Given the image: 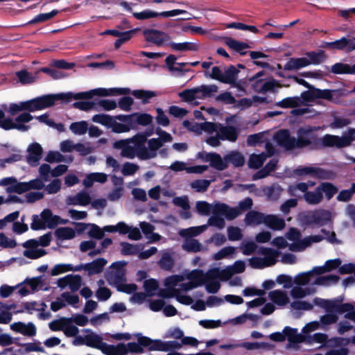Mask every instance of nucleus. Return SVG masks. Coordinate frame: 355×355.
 I'll list each match as a JSON object with an SVG mask.
<instances>
[{
    "label": "nucleus",
    "instance_id": "1",
    "mask_svg": "<svg viewBox=\"0 0 355 355\" xmlns=\"http://www.w3.org/2000/svg\"><path fill=\"white\" fill-rule=\"evenodd\" d=\"M318 128L311 125L300 127L295 137L288 129H282L275 134L274 139L278 146L288 151L304 148L316 150L322 147L334 146L342 148L349 146L355 140V128L350 129L345 136L325 135L322 138L318 136Z\"/></svg>",
    "mask_w": 355,
    "mask_h": 355
},
{
    "label": "nucleus",
    "instance_id": "2",
    "mask_svg": "<svg viewBox=\"0 0 355 355\" xmlns=\"http://www.w3.org/2000/svg\"><path fill=\"white\" fill-rule=\"evenodd\" d=\"M128 352L140 354L144 352V347L148 351L168 352L181 348V345L178 341H162L159 339L153 340L149 337L141 336L138 338V342H130L127 344Z\"/></svg>",
    "mask_w": 355,
    "mask_h": 355
},
{
    "label": "nucleus",
    "instance_id": "3",
    "mask_svg": "<svg viewBox=\"0 0 355 355\" xmlns=\"http://www.w3.org/2000/svg\"><path fill=\"white\" fill-rule=\"evenodd\" d=\"M72 96V92H69L66 93L45 94L28 100L30 112L51 107L58 101H62L63 103H68L73 99Z\"/></svg>",
    "mask_w": 355,
    "mask_h": 355
},
{
    "label": "nucleus",
    "instance_id": "4",
    "mask_svg": "<svg viewBox=\"0 0 355 355\" xmlns=\"http://www.w3.org/2000/svg\"><path fill=\"white\" fill-rule=\"evenodd\" d=\"M259 252L265 255L266 261L261 257H252L249 259V265L252 268L261 269L275 264L276 257L279 255L277 250L270 248H261Z\"/></svg>",
    "mask_w": 355,
    "mask_h": 355
},
{
    "label": "nucleus",
    "instance_id": "5",
    "mask_svg": "<svg viewBox=\"0 0 355 355\" xmlns=\"http://www.w3.org/2000/svg\"><path fill=\"white\" fill-rule=\"evenodd\" d=\"M331 218V214L325 209L309 211L302 216V221L307 225H317L320 227L325 225Z\"/></svg>",
    "mask_w": 355,
    "mask_h": 355
},
{
    "label": "nucleus",
    "instance_id": "6",
    "mask_svg": "<svg viewBox=\"0 0 355 355\" xmlns=\"http://www.w3.org/2000/svg\"><path fill=\"white\" fill-rule=\"evenodd\" d=\"M108 96L116 95H127L131 93V91L128 87L123 88H110L107 89ZM132 94L138 99H141L144 104L149 103V99L157 96V94L153 91L135 89L132 92Z\"/></svg>",
    "mask_w": 355,
    "mask_h": 355
},
{
    "label": "nucleus",
    "instance_id": "7",
    "mask_svg": "<svg viewBox=\"0 0 355 355\" xmlns=\"http://www.w3.org/2000/svg\"><path fill=\"white\" fill-rule=\"evenodd\" d=\"M321 46L331 50H345L347 52H352L355 50V37H343L334 42H324Z\"/></svg>",
    "mask_w": 355,
    "mask_h": 355
},
{
    "label": "nucleus",
    "instance_id": "8",
    "mask_svg": "<svg viewBox=\"0 0 355 355\" xmlns=\"http://www.w3.org/2000/svg\"><path fill=\"white\" fill-rule=\"evenodd\" d=\"M0 184L1 186L10 185L6 189V191L8 193H16L18 194H21L30 191V187H28V182H18L17 178L15 177H8L1 179L0 181Z\"/></svg>",
    "mask_w": 355,
    "mask_h": 355
},
{
    "label": "nucleus",
    "instance_id": "9",
    "mask_svg": "<svg viewBox=\"0 0 355 355\" xmlns=\"http://www.w3.org/2000/svg\"><path fill=\"white\" fill-rule=\"evenodd\" d=\"M143 35L147 42H152L157 46H161L164 42L171 40L168 34L156 29H145L143 31Z\"/></svg>",
    "mask_w": 355,
    "mask_h": 355
},
{
    "label": "nucleus",
    "instance_id": "10",
    "mask_svg": "<svg viewBox=\"0 0 355 355\" xmlns=\"http://www.w3.org/2000/svg\"><path fill=\"white\" fill-rule=\"evenodd\" d=\"M27 151L28 153L26 159L27 162L32 166H37L43 153V148L41 145L34 142L29 145Z\"/></svg>",
    "mask_w": 355,
    "mask_h": 355
},
{
    "label": "nucleus",
    "instance_id": "11",
    "mask_svg": "<svg viewBox=\"0 0 355 355\" xmlns=\"http://www.w3.org/2000/svg\"><path fill=\"white\" fill-rule=\"evenodd\" d=\"M239 73V70L234 65H230L225 69L221 83L230 84L240 90H244L243 87L239 83H236Z\"/></svg>",
    "mask_w": 355,
    "mask_h": 355
},
{
    "label": "nucleus",
    "instance_id": "12",
    "mask_svg": "<svg viewBox=\"0 0 355 355\" xmlns=\"http://www.w3.org/2000/svg\"><path fill=\"white\" fill-rule=\"evenodd\" d=\"M107 89L106 88H96L87 92H82L78 93L72 92V98L75 100H89L92 99L94 96H108Z\"/></svg>",
    "mask_w": 355,
    "mask_h": 355
},
{
    "label": "nucleus",
    "instance_id": "13",
    "mask_svg": "<svg viewBox=\"0 0 355 355\" xmlns=\"http://www.w3.org/2000/svg\"><path fill=\"white\" fill-rule=\"evenodd\" d=\"M205 161L209 162L210 166L218 171H223L228 167L226 161L222 159L220 155L216 153H208L205 155Z\"/></svg>",
    "mask_w": 355,
    "mask_h": 355
},
{
    "label": "nucleus",
    "instance_id": "14",
    "mask_svg": "<svg viewBox=\"0 0 355 355\" xmlns=\"http://www.w3.org/2000/svg\"><path fill=\"white\" fill-rule=\"evenodd\" d=\"M283 333L291 344L302 343L306 340V336L298 334L295 328L286 326L284 328Z\"/></svg>",
    "mask_w": 355,
    "mask_h": 355
},
{
    "label": "nucleus",
    "instance_id": "15",
    "mask_svg": "<svg viewBox=\"0 0 355 355\" xmlns=\"http://www.w3.org/2000/svg\"><path fill=\"white\" fill-rule=\"evenodd\" d=\"M107 261L104 258L96 259L92 262L85 263L86 271L88 272V275L101 273Z\"/></svg>",
    "mask_w": 355,
    "mask_h": 355
},
{
    "label": "nucleus",
    "instance_id": "16",
    "mask_svg": "<svg viewBox=\"0 0 355 355\" xmlns=\"http://www.w3.org/2000/svg\"><path fill=\"white\" fill-rule=\"evenodd\" d=\"M91 202V197L87 192H79L76 196H69L67 203L71 205L86 206Z\"/></svg>",
    "mask_w": 355,
    "mask_h": 355
},
{
    "label": "nucleus",
    "instance_id": "17",
    "mask_svg": "<svg viewBox=\"0 0 355 355\" xmlns=\"http://www.w3.org/2000/svg\"><path fill=\"white\" fill-rule=\"evenodd\" d=\"M219 135L221 140H227L234 142L237 140L239 132L236 128L232 125H226L220 127L219 130Z\"/></svg>",
    "mask_w": 355,
    "mask_h": 355
},
{
    "label": "nucleus",
    "instance_id": "18",
    "mask_svg": "<svg viewBox=\"0 0 355 355\" xmlns=\"http://www.w3.org/2000/svg\"><path fill=\"white\" fill-rule=\"evenodd\" d=\"M309 65L306 58H291L284 66L285 71L297 70Z\"/></svg>",
    "mask_w": 355,
    "mask_h": 355
},
{
    "label": "nucleus",
    "instance_id": "19",
    "mask_svg": "<svg viewBox=\"0 0 355 355\" xmlns=\"http://www.w3.org/2000/svg\"><path fill=\"white\" fill-rule=\"evenodd\" d=\"M266 215L261 212L250 210L245 217V223L247 225H260L265 223Z\"/></svg>",
    "mask_w": 355,
    "mask_h": 355
},
{
    "label": "nucleus",
    "instance_id": "20",
    "mask_svg": "<svg viewBox=\"0 0 355 355\" xmlns=\"http://www.w3.org/2000/svg\"><path fill=\"white\" fill-rule=\"evenodd\" d=\"M264 224L273 230H282L286 226L284 220L275 215H266Z\"/></svg>",
    "mask_w": 355,
    "mask_h": 355
},
{
    "label": "nucleus",
    "instance_id": "21",
    "mask_svg": "<svg viewBox=\"0 0 355 355\" xmlns=\"http://www.w3.org/2000/svg\"><path fill=\"white\" fill-rule=\"evenodd\" d=\"M226 163H231L234 167L243 166L245 164L244 156L239 151H231L224 156Z\"/></svg>",
    "mask_w": 355,
    "mask_h": 355
},
{
    "label": "nucleus",
    "instance_id": "22",
    "mask_svg": "<svg viewBox=\"0 0 355 355\" xmlns=\"http://www.w3.org/2000/svg\"><path fill=\"white\" fill-rule=\"evenodd\" d=\"M233 273V271L230 270H220L218 268H215L207 272V277L208 279L211 280L216 279L227 280L232 277Z\"/></svg>",
    "mask_w": 355,
    "mask_h": 355
},
{
    "label": "nucleus",
    "instance_id": "23",
    "mask_svg": "<svg viewBox=\"0 0 355 355\" xmlns=\"http://www.w3.org/2000/svg\"><path fill=\"white\" fill-rule=\"evenodd\" d=\"M233 273V271L230 270H220L218 268H215L207 272V277L208 279L211 280L216 279L227 280L232 277Z\"/></svg>",
    "mask_w": 355,
    "mask_h": 355
},
{
    "label": "nucleus",
    "instance_id": "24",
    "mask_svg": "<svg viewBox=\"0 0 355 355\" xmlns=\"http://www.w3.org/2000/svg\"><path fill=\"white\" fill-rule=\"evenodd\" d=\"M39 71L35 72L33 75L26 69L16 72V76L19 79V82L23 85L32 84L35 83L38 79Z\"/></svg>",
    "mask_w": 355,
    "mask_h": 355
},
{
    "label": "nucleus",
    "instance_id": "25",
    "mask_svg": "<svg viewBox=\"0 0 355 355\" xmlns=\"http://www.w3.org/2000/svg\"><path fill=\"white\" fill-rule=\"evenodd\" d=\"M268 155L265 153L260 154H251L249 157L248 165L250 168L258 169L262 166Z\"/></svg>",
    "mask_w": 355,
    "mask_h": 355
},
{
    "label": "nucleus",
    "instance_id": "26",
    "mask_svg": "<svg viewBox=\"0 0 355 355\" xmlns=\"http://www.w3.org/2000/svg\"><path fill=\"white\" fill-rule=\"evenodd\" d=\"M331 71L334 74H355V64L350 66L348 64L337 62L331 66Z\"/></svg>",
    "mask_w": 355,
    "mask_h": 355
},
{
    "label": "nucleus",
    "instance_id": "27",
    "mask_svg": "<svg viewBox=\"0 0 355 355\" xmlns=\"http://www.w3.org/2000/svg\"><path fill=\"white\" fill-rule=\"evenodd\" d=\"M306 56L309 58L308 62L310 64L318 65L323 62L326 58L327 55L325 51L323 50H319L318 51H309L306 53Z\"/></svg>",
    "mask_w": 355,
    "mask_h": 355
},
{
    "label": "nucleus",
    "instance_id": "28",
    "mask_svg": "<svg viewBox=\"0 0 355 355\" xmlns=\"http://www.w3.org/2000/svg\"><path fill=\"white\" fill-rule=\"evenodd\" d=\"M169 45L173 50L177 51H197L199 49V45L198 44L189 42H185L182 43H175L171 42Z\"/></svg>",
    "mask_w": 355,
    "mask_h": 355
},
{
    "label": "nucleus",
    "instance_id": "29",
    "mask_svg": "<svg viewBox=\"0 0 355 355\" xmlns=\"http://www.w3.org/2000/svg\"><path fill=\"white\" fill-rule=\"evenodd\" d=\"M303 198L309 205H318L322 200L323 196L318 187H317L314 191H308L304 194Z\"/></svg>",
    "mask_w": 355,
    "mask_h": 355
},
{
    "label": "nucleus",
    "instance_id": "30",
    "mask_svg": "<svg viewBox=\"0 0 355 355\" xmlns=\"http://www.w3.org/2000/svg\"><path fill=\"white\" fill-rule=\"evenodd\" d=\"M318 188L322 194L323 193H324L325 198L327 200H331L338 191V188L335 185L328 182H321L319 184Z\"/></svg>",
    "mask_w": 355,
    "mask_h": 355
},
{
    "label": "nucleus",
    "instance_id": "31",
    "mask_svg": "<svg viewBox=\"0 0 355 355\" xmlns=\"http://www.w3.org/2000/svg\"><path fill=\"white\" fill-rule=\"evenodd\" d=\"M187 279L194 282L195 284H200L199 286L205 284L207 281L209 279L207 277V273L205 275L202 270H193L187 275Z\"/></svg>",
    "mask_w": 355,
    "mask_h": 355
},
{
    "label": "nucleus",
    "instance_id": "32",
    "mask_svg": "<svg viewBox=\"0 0 355 355\" xmlns=\"http://www.w3.org/2000/svg\"><path fill=\"white\" fill-rule=\"evenodd\" d=\"M313 178L320 180H334L336 178V173L331 170L314 167Z\"/></svg>",
    "mask_w": 355,
    "mask_h": 355
},
{
    "label": "nucleus",
    "instance_id": "33",
    "mask_svg": "<svg viewBox=\"0 0 355 355\" xmlns=\"http://www.w3.org/2000/svg\"><path fill=\"white\" fill-rule=\"evenodd\" d=\"M117 146L121 148V155L128 158H134L136 155V148L132 146L130 143L125 140H120L116 143Z\"/></svg>",
    "mask_w": 355,
    "mask_h": 355
},
{
    "label": "nucleus",
    "instance_id": "34",
    "mask_svg": "<svg viewBox=\"0 0 355 355\" xmlns=\"http://www.w3.org/2000/svg\"><path fill=\"white\" fill-rule=\"evenodd\" d=\"M301 102L299 96L287 97L277 102L275 105L282 108H295L298 107Z\"/></svg>",
    "mask_w": 355,
    "mask_h": 355
},
{
    "label": "nucleus",
    "instance_id": "35",
    "mask_svg": "<svg viewBox=\"0 0 355 355\" xmlns=\"http://www.w3.org/2000/svg\"><path fill=\"white\" fill-rule=\"evenodd\" d=\"M269 297L271 300L277 305L284 306L288 302V297L286 294L279 290H275L270 292Z\"/></svg>",
    "mask_w": 355,
    "mask_h": 355
},
{
    "label": "nucleus",
    "instance_id": "36",
    "mask_svg": "<svg viewBox=\"0 0 355 355\" xmlns=\"http://www.w3.org/2000/svg\"><path fill=\"white\" fill-rule=\"evenodd\" d=\"M86 341L87 347L98 349H101L102 345L105 343V342L103 341L102 338L94 332H91L90 334L86 335Z\"/></svg>",
    "mask_w": 355,
    "mask_h": 355
},
{
    "label": "nucleus",
    "instance_id": "37",
    "mask_svg": "<svg viewBox=\"0 0 355 355\" xmlns=\"http://www.w3.org/2000/svg\"><path fill=\"white\" fill-rule=\"evenodd\" d=\"M55 235L58 239L69 240L76 236L74 230L69 227H63L58 228L55 232Z\"/></svg>",
    "mask_w": 355,
    "mask_h": 355
},
{
    "label": "nucleus",
    "instance_id": "38",
    "mask_svg": "<svg viewBox=\"0 0 355 355\" xmlns=\"http://www.w3.org/2000/svg\"><path fill=\"white\" fill-rule=\"evenodd\" d=\"M225 44L237 53L250 48V46L248 43L236 40L232 37H227Z\"/></svg>",
    "mask_w": 355,
    "mask_h": 355
},
{
    "label": "nucleus",
    "instance_id": "39",
    "mask_svg": "<svg viewBox=\"0 0 355 355\" xmlns=\"http://www.w3.org/2000/svg\"><path fill=\"white\" fill-rule=\"evenodd\" d=\"M198 90V94H200L199 98H205L207 97H211L214 93H216L218 90V87L216 85H202L197 87Z\"/></svg>",
    "mask_w": 355,
    "mask_h": 355
},
{
    "label": "nucleus",
    "instance_id": "40",
    "mask_svg": "<svg viewBox=\"0 0 355 355\" xmlns=\"http://www.w3.org/2000/svg\"><path fill=\"white\" fill-rule=\"evenodd\" d=\"M309 184L306 182H300L294 184H290L288 187L287 191L291 196L298 197L300 196L297 194V191H300L301 192L306 193L308 192Z\"/></svg>",
    "mask_w": 355,
    "mask_h": 355
},
{
    "label": "nucleus",
    "instance_id": "41",
    "mask_svg": "<svg viewBox=\"0 0 355 355\" xmlns=\"http://www.w3.org/2000/svg\"><path fill=\"white\" fill-rule=\"evenodd\" d=\"M320 89L311 86L309 90L304 91L301 94V98L306 101H313L320 98Z\"/></svg>",
    "mask_w": 355,
    "mask_h": 355
},
{
    "label": "nucleus",
    "instance_id": "42",
    "mask_svg": "<svg viewBox=\"0 0 355 355\" xmlns=\"http://www.w3.org/2000/svg\"><path fill=\"white\" fill-rule=\"evenodd\" d=\"M262 191L268 199L276 200L279 198L281 194L282 189L279 186L271 185L269 187H264Z\"/></svg>",
    "mask_w": 355,
    "mask_h": 355
},
{
    "label": "nucleus",
    "instance_id": "43",
    "mask_svg": "<svg viewBox=\"0 0 355 355\" xmlns=\"http://www.w3.org/2000/svg\"><path fill=\"white\" fill-rule=\"evenodd\" d=\"M182 248L189 252H198L202 250V245L198 240L191 239L185 241Z\"/></svg>",
    "mask_w": 355,
    "mask_h": 355
},
{
    "label": "nucleus",
    "instance_id": "44",
    "mask_svg": "<svg viewBox=\"0 0 355 355\" xmlns=\"http://www.w3.org/2000/svg\"><path fill=\"white\" fill-rule=\"evenodd\" d=\"M125 270H112L109 272L107 277L108 282L112 281L116 284L124 282L125 279Z\"/></svg>",
    "mask_w": 355,
    "mask_h": 355
},
{
    "label": "nucleus",
    "instance_id": "45",
    "mask_svg": "<svg viewBox=\"0 0 355 355\" xmlns=\"http://www.w3.org/2000/svg\"><path fill=\"white\" fill-rule=\"evenodd\" d=\"M28 101H23L19 103H10L9 105L8 112L12 115L15 116L17 113L21 111L30 112Z\"/></svg>",
    "mask_w": 355,
    "mask_h": 355
},
{
    "label": "nucleus",
    "instance_id": "46",
    "mask_svg": "<svg viewBox=\"0 0 355 355\" xmlns=\"http://www.w3.org/2000/svg\"><path fill=\"white\" fill-rule=\"evenodd\" d=\"M69 129L76 135H83L88 130V123L85 121L73 122L71 123Z\"/></svg>",
    "mask_w": 355,
    "mask_h": 355
},
{
    "label": "nucleus",
    "instance_id": "47",
    "mask_svg": "<svg viewBox=\"0 0 355 355\" xmlns=\"http://www.w3.org/2000/svg\"><path fill=\"white\" fill-rule=\"evenodd\" d=\"M58 13L59 11L58 10H53L50 12L39 14L36 15L33 19H32L29 21V24H33L48 21L51 18L54 17Z\"/></svg>",
    "mask_w": 355,
    "mask_h": 355
},
{
    "label": "nucleus",
    "instance_id": "48",
    "mask_svg": "<svg viewBox=\"0 0 355 355\" xmlns=\"http://www.w3.org/2000/svg\"><path fill=\"white\" fill-rule=\"evenodd\" d=\"M180 96L186 102H192L196 98H199L200 94H198L197 87H194L192 89H184L180 94Z\"/></svg>",
    "mask_w": 355,
    "mask_h": 355
},
{
    "label": "nucleus",
    "instance_id": "49",
    "mask_svg": "<svg viewBox=\"0 0 355 355\" xmlns=\"http://www.w3.org/2000/svg\"><path fill=\"white\" fill-rule=\"evenodd\" d=\"M73 107L76 109H78L82 111H89L91 110L94 109L96 111H98V107H96V103L94 101H76L73 103Z\"/></svg>",
    "mask_w": 355,
    "mask_h": 355
},
{
    "label": "nucleus",
    "instance_id": "50",
    "mask_svg": "<svg viewBox=\"0 0 355 355\" xmlns=\"http://www.w3.org/2000/svg\"><path fill=\"white\" fill-rule=\"evenodd\" d=\"M158 288V282L155 279H146L144 282V288L149 297L154 295V292L156 291Z\"/></svg>",
    "mask_w": 355,
    "mask_h": 355
},
{
    "label": "nucleus",
    "instance_id": "51",
    "mask_svg": "<svg viewBox=\"0 0 355 355\" xmlns=\"http://www.w3.org/2000/svg\"><path fill=\"white\" fill-rule=\"evenodd\" d=\"M136 155L140 159L146 160L156 157L157 153H150L144 145L136 148Z\"/></svg>",
    "mask_w": 355,
    "mask_h": 355
},
{
    "label": "nucleus",
    "instance_id": "52",
    "mask_svg": "<svg viewBox=\"0 0 355 355\" xmlns=\"http://www.w3.org/2000/svg\"><path fill=\"white\" fill-rule=\"evenodd\" d=\"M136 155L140 159L146 160L156 157L157 153H150L144 145L136 148Z\"/></svg>",
    "mask_w": 355,
    "mask_h": 355
},
{
    "label": "nucleus",
    "instance_id": "53",
    "mask_svg": "<svg viewBox=\"0 0 355 355\" xmlns=\"http://www.w3.org/2000/svg\"><path fill=\"white\" fill-rule=\"evenodd\" d=\"M210 184V180H196L191 182V187L197 192H205L207 190Z\"/></svg>",
    "mask_w": 355,
    "mask_h": 355
},
{
    "label": "nucleus",
    "instance_id": "54",
    "mask_svg": "<svg viewBox=\"0 0 355 355\" xmlns=\"http://www.w3.org/2000/svg\"><path fill=\"white\" fill-rule=\"evenodd\" d=\"M112 119V116L105 114H97L92 117V121L107 126V128L110 127Z\"/></svg>",
    "mask_w": 355,
    "mask_h": 355
},
{
    "label": "nucleus",
    "instance_id": "55",
    "mask_svg": "<svg viewBox=\"0 0 355 355\" xmlns=\"http://www.w3.org/2000/svg\"><path fill=\"white\" fill-rule=\"evenodd\" d=\"M136 122L138 125L146 126L152 123L153 117L148 113L135 112Z\"/></svg>",
    "mask_w": 355,
    "mask_h": 355
},
{
    "label": "nucleus",
    "instance_id": "56",
    "mask_svg": "<svg viewBox=\"0 0 355 355\" xmlns=\"http://www.w3.org/2000/svg\"><path fill=\"white\" fill-rule=\"evenodd\" d=\"M121 254L123 255H135L139 252L138 245H135L127 242H122Z\"/></svg>",
    "mask_w": 355,
    "mask_h": 355
},
{
    "label": "nucleus",
    "instance_id": "57",
    "mask_svg": "<svg viewBox=\"0 0 355 355\" xmlns=\"http://www.w3.org/2000/svg\"><path fill=\"white\" fill-rule=\"evenodd\" d=\"M155 110L157 112V116L155 117L157 123L163 127L168 126L170 121L168 116L165 114L164 110L161 107H157Z\"/></svg>",
    "mask_w": 355,
    "mask_h": 355
},
{
    "label": "nucleus",
    "instance_id": "58",
    "mask_svg": "<svg viewBox=\"0 0 355 355\" xmlns=\"http://www.w3.org/2000/svg\"><path fill=\"white\" fill-rule=\"evenodd\" d=\"M159 264L162 269L170 270L173 267L174 261L169 254L165 253L160 259Z\"/></svg>",
    "mask_w": 355,
    "mask_h": 355
},
{
    "label": "nucleus",
    "instance_id": "59",
    "mask_svg": "<svg viewBox=\"0 0 355 355\" xmlns=\"http://www.w3.org/2000/svg\"><path fill=\"white\" fill-rule=\"evenodd\" d=\"M69 287L72 292L78 291L82 284V277L79 275H69Z\"/></svg>",
    "mask_w": 355,
    "mask_h": 355
},
{
    "label": "nucleus",
    "instance_id": "60",
    "mask_svg": "<svg viewBox=\"0 0 355 355\" xmlns=\"http://www.w3.org/2000/svg\"><path fill=\"white\" fill-rule=\"evenodd\" d=\"M22 347H24V352L29 353L31 352H44V349L41 346V343L40 341L33 342V343H24Z\"/></svg>",
    "mask_w": 355,
    "mask_h": 355
},
{
    "label": "nucleus",
    "instance_id": "61",
    "mask_svg": "<svg viewBox=\"0 0 355 355\" xmlns=\"http://www.w3.org/2000/svg\"><path fill=\"white\" fill-rule=\"evenodd\" d=\"M312 272H305L298 274L294 279V282L298 286H304L309 284Z\"/></svg>",
    "mask_w": 355,
    "mask_h": 355
},
{
    "label": "nucleus",
    "instance_id": "62",
    "mask_svg": "<svg viewBox=\"0 0 355 355\" xmlns=\"http://www.w3.org/2000/svg\"><path fill=\"white\" fill-rule=\"evenodd\" d=\"M71 264L69 263H59L53 266L51 270V275L52 276H56L60 274L71 271Z\"/></svg>",
    "mask_w": 355,
    "mask_h": 355
},
{
    "label": "nucleus",
    "instance_id": "63",
    "mask_svg": "<svg viewBox=\"0 0 355 355\" xmlns=\"http://www.w3.org/2000/svg\"><path fill=\"white\" fill-rule=\"evenodd\" d=\"M227 232L230 241H239L243 236L241 231L238 227L230 226L227 227Z\"/></svg>",
    "mask_w": 355,
    "mask_h": 355
},
{
    "label": "nucleus",
    "instance_id": "64",
    "mask_svg": "<svg viewBox=\"0 0 355 355\" xmlns=\"http://www.w3.org/2000/svg\"><path fill=\"white\" fill-rule=\"evenodd\" d=\"M46 254V252L43 249H31L26 250L24 252V255L31 259H39Z\"/></svg>",
    "mask_w": 355,
    "mask_h": 355
}]
</instances>
